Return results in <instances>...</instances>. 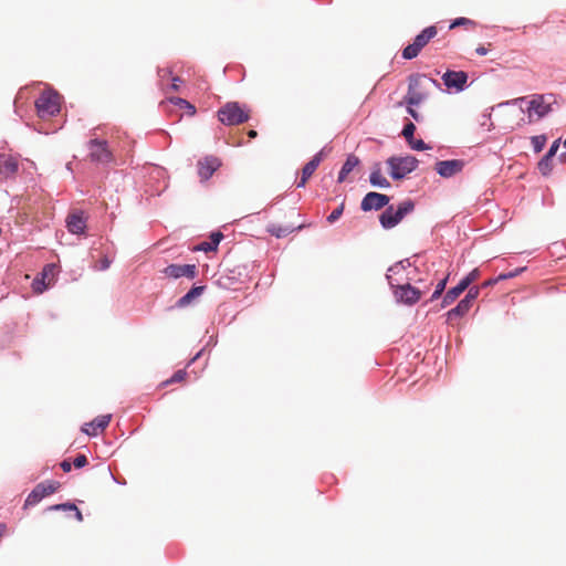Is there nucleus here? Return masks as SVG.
<instances>
[{
    "label": "nucleus",
    "mask_w": 566,
    "mask_h": 566,
    "mask_svg": "<svg viewBox=\"0 0 566 566\" xmlns=\"http://www.w3.org/2000/svg\"><path fill=\"white\" fill-rule=\"evenodd\" d=\"M429 82L436 86H439L438 82L432 78H427L426 75L421 74H411L408 77V91L403 101L399 103H406L409 106H417L427 99L429 93L424 86V83Z\"/></svg>",
    "instance_id": "obj_1"
},
{
    "label": "nucleus",
    "mask_w": 566,
    "mask_h": 566,
    "mask_svg": "<svg viewBox=\"0 0 566 566\" xmlns=\"http://www.w3.org/2000/svg\"><path fill=\"white\" fill-rule=\"evenodd\" d=\"M251 109L238 102H228L218 111V119L227 126L243 124L250 119Z\"/></svg>",
    "instance_id": "obj_2"
},
{
    "label": "nucleus",
    "mask_w": 566,
    "mask_h": 566,
    "mask_svg": "<svg viewBox=\"0 0 566 566\" xmlns=\"http://www.w3.org/2000/svg\"><path fill=\"white\" fill-rule=\"evenodd\" d=\"M555 98L552 94H534L531 96L527 107L528 122L538 120L552 111Z\"/></svg>",
    "instance_id": "obj_3"
},
{
    "label": "nucleus",
    "mask_w": 566,
    "mask_h": 566,
    "mask_svg": "<svg viewBox=\"0 0 566 566\" xmlns=\"http://www.w3.org/2000/svg\"><path fill=\"white\" fill-rule=\"evenodd\" d=\"M413 209L415 203L409 199L400 202L397 209H395L394 206H389L380 214V223L385 229H391L396 227L403 219V217L411 212Z\"/></svg>",
    "instance_id": "obj_4"
},
{
    "label": "nucleus",
    "mask_w": 566,
    "mask_h": 566,
    "mask_svg": "<svg viewBox=\"0 0 566 566\" xmlns=\"http://www.w3.org/2000/svg\"><path fill=\"white\" fill-rule=\"evenodd\" d=\"M438 34V29L434 25L423 29L401 52L405 60H412L419 55L421 50Z\"/></svg>",
    "instance_id": "obj_5"
},
{
    "label": "nucleus",
    "mask_w": 566,
    "mask_h": 566,
    "mask_svg": "<svg viewBox=\"0 0 566 566\" xmlns=\"http://www.w3.org/2000/svg\"><path fill=\"white\" fill-rule=\"evenodd\" d=\"M35 107L41 118L52 117L60 112V95L53 91H45L35 101Z\"/></svg>",
    "instance_id": "obj_6"
},
{
    "label": "nucleus",
    "mask_w": 566,
    "mask_h": 566,
    "mask_svg": "<svg viewBox=\"0 0 566 566\" xmlns=\"http://www.w3.org/2000/svg\"><path fill=\"white\" fill-rule=\"evenodd\" d=\"M88 158L93 163L108 165L114 161V154L104 139L92 138L87 142Z\"/></svg>",
    "instance_id": "obj_7"
},
{
    "label": "nucleus",
    "mask_w": 566,
    "mask_h": 566,
    "mask_svg": "<svg viewBox=\"0 0 566 566\" xmlns=\"http://www.w3.org/2000/svg\"><path fill=\"white\" fill-rule=\"evenodd\" d=\"M387 164L390 168V176L394 179L399 180L417 168L418 159L413 156H392L388 158Z\"/></svg>",
    "instance_id": "obj_8"
},
{
    "label": "nucleus",
    "mask_w": 566,
    "mask_h": 566,
    "mask_svg": "<svg viewBox=\"0 0 566 566\" xmlns=\"http://www.w3.org/2000/svg\"><path fill=\"white\" fill-rule=\"evenodd\" d=\"M61 484L57 481L41 482L28 495L24 506H33L38 504L43 497L53 494L60 489Z\"/></svg>",
    "instance_id": "obj_9"
},
{
    "label": "nucleus",
    "mask_w": 566,
    "mask_h": 566,
    "mask_svg": "<svg viewBox=\"0 0 566 566\" xmlns=\"http://www.w3.org/2000/svg\"><path fill=\"white\" fill-rule=\"evenodd\" d=\"M391 286L394 289V295L396 301L406 305L416 304L422 295V292L417 287L412 286L410 283L401 285L391 284Z\"/></svg>",
    "instance_id": "obj_10"
},
{
    "label": "nucleus",
    "mask_w": 566,
    "mask_h": 566,
    "mask_svg": "<svg viewBox=\"0 0 566 566\" xmlns=\"http://www.w3.org/2000/svg\"><path fill=\"white\" fill-rule=\"evenodd\" d=\"M163 274L169 279H180L188 277L195 279L197 276V266L195 264H170L166 266L163 271Z\"/></svg>",
    "instance_id": "obj_11"
},
{
    "label": "nucleus",
    "mask_w": 566,
    "mask_h": 566,
    "mask_svg": "<svg viewBox=\"0 0 566 566\" xmlns=\"http://www.w3.org/2000/svg\"><path fill=\"white\" fill-rule=\"evenodd\" d=\"M390 198L379 192H368L361 200L360 208L363 211L380 210L389 203Z\"/></svg>",
    "instance_id": "obj_12"
},
{
    "label": "nucleus",
    "mask_w": 566,
    "mask_h": 566,
    "mask_svg": "<svg viewBox=\"0 0 566 566\" xmlns=\"http://www.w3.org/2000/svg\"><path fill=\"white\" fill-rule=\"evenodd\" d=\"M220 166L221 161L218 157L207 156L200 159L197 167L201 181H207Z\"/></svg>",
    "instance_id": "obj_13"
},
{
    "label": "nucleus",
    "mask_w": 566,
    "mask_h": 566,
    "mask_svg": "<svg viewBox=\"0 0 566 566\" xmlns=\"http://www.w3.org/2000/svg\"><path fill=\"white\" fill-rule=\"evenodd\" d=\"M442 81L448 88L462 91L468 82V74L463 71H447L442 75Z\"/></svg>",
    "instance_id": "obj_14"
},
{
    "label": "nucleus",
    "mask_w": 566,
    "mask_h": 566,
    "mask_svg": "<svg viewBox=\"0 0 566 566\" xmlns=\"http://www.w3.org/2000/svg\"><path fill=\"white\" fill-rule=\"evenodd\" d=\"M464 163L459 159L441 160L436 164V171L443 178H450L460 172Z\"/></svg>",
    "instance_id": "obj_15"
},
{
    "label": "nucleus",
    "mask_w": 566,
    "mask_h": 566,
    "mask_svg": "<svg viewBox=\"0 0 566 566\" xmlns=\"http://www.w3.org/2000/svg\"><path fill=\"white\" fill-rule=\"evenodd\" d=\"M66 228L73 234H83L86 229V217L83 211H73L66 218Z\"/></svg>",
    "instance_id": "obj_16"
},
{
    "label": "nucleus",
    "mask_w": 566,
    "mask_h": 566,
    "mask_svg": "<svg viewBox=\"0 0 566 566\" xmlns=\"http://www.w3.org/2000/svg\"><path fill=\"white\" fill-rule=\"evenodd\" d=\"M111 415H103L96 417L93 421L85 423L82 428V431L88 436L95 437L98 432H102L109 424Z\"/></svg>",
    "instance_id": "obj_17"
},
{
    "label": "nucleus",
    "mask_w": 566,
    "mask_h": 566,
    "mask_svg": "<svg viewBox=\"0 0 566 566\" xmlns=\"http://www.w3.org/2000/svg\"><path fill=\"white\" fill-rule=\"evenodd\" d=\"M323 159V150L317 153L302 169V177L297 182L298 188L305 187L307 180L313 176Z\"/></svg>",
    "instance_id": "obj_18"
},
{
    "label": "nucleus",
    "mask_w": 566,
    "mask_h": 566,
    "mask_svg": "<svg viewBox=\"0 0 566 566\" xmlns=\"http://www.w3.org/2000/svg\"><path fill=\"white\" fill-rule=\"evenodd\" d=\"M222 238L223 234L221 232H213L209 237V241L196 245L192 250L203 252L216 251Z\"/></svg>",
    "instance_id": "obj_19"
},
{
    "label": "nucleus",
    "mask_w": 566,
    "mask_h": 566,
    "mask_svg": "<svg viewBox=\"0 0 566 566\" xmlns=\"http://www.w3.org/2000/svg\"><path fill=\"white\" fill-rule=\"evenodd\" d=\"M205 291V286H193L182 297H180L176 305L178 307H186L188 306L193 300L199 297Z\"/></svg>",
    "instance_id": "obj_20"
},
{
    "label": "nucleus",
    "mask_w": 566,
    "mask_h": 566,
    "mask_svg": "<svg viewBox=\"0 0 566 566\" xmlns=\"http://www.w3.org/2000/svg\"><path fill=\"white\" fill-rule=\"evenodd\" d=\"M468 287L463 284L462 281L459 282V284L452 289H450L442 300V307H446L453 303Z\"/></svg>",
    "instance_id": "obj_21"
},
{
    "label": "nucleus",
    "mask_w": 566,
    "mask_h": 566,
    "mask_svg": "<svg viewBox=\"0 0 566 566\" xmlns=\"http://www.w3.org/2000/svg\"><path fill=\"white\" fill-rule=\"evenodd\" d=\"M359 164V158L355 155H349L344 163L339 175H338V182H343L346 180V177L349 172L353 171V169Z\"/></svg>",
    "instance_id": "obj_22"
},
{
    "label": "nucleus",
    "mask_w": 566,
    "mask_h": 566,
    "mask_svg": "<svg viewBox=\"0 0 566 566\" xmlns=\"http://www.w3.org/2000/svg\"><path fill=\"white\" fill-rule=\"evenodd\" d=\"M301 228H302V226L282 227V226H277V224H271L268 227V232H270L272 235H274L276 238H284V237L289 235L290 233H292L294 230H298Z\"/></svg>",
    "instance_id": "obj_23"
},
{
    "label": "nucleus",
    "mask_w": 566,
    "mask_h": 566,
    "mask_svg": "<svg viewBox=\"0 0 566 566\" xmlns=\"http://www.w3.org/2000/svg\"><path fill=\"white\" fill-rule=\"evenodd\" d=\"M471 306L472 305L470 303H468V301L461 300L455 307L451 308L448 312V314H447L448 318L451 321L455 317L465 315L469 312V310L471 308Z\"/></svg>",
    "instance_id": "obj_24"
},
{
    "label": "nucleus",
    "mask_w": 566,
    "mask_h": 566,
    "mask_svg": "<svg viewBox=\"0 0 566 566\" xmlns=\"http://www.w3.org/2000/svg\"><path fill=\"white\" fill-rule=\"evenodd\" d=\"M369 180H370V184L375 187L388 188L390 186L387 178L381 174V170L379 167H377L376 169H374L371 171Z\"/></svg>",
    "instance_id": "obj_25"
},
{
    "label": "nucleus",
    "mask_w": 566,
    "mask_h": 566,
    "mask_svg": "<svg viewBox=\"0 0 566 566\" xmlns=\"http://www.w3.org/2000/svg\"><path fill=\"white\" fill-rule=\"evenodd\" d=\"M18 170V163L13 158H4L0 160V174L9 176Z\"/></svg>",
    "instance_id": "obj_26"
},
{
    "label": "nucleus",
    "mask_w": 566,
    "mask_h": 566,
    "mask_svg": "<svg viewBox=\"0 0 566 566\" xmlns=\"http://www.w3.org/2000/svg\"><path fill=\"white\" fill-rule=\"evenodd\" d=\"M170 102L179 106L181 109H185L191 116L196 114V107L184 98L176 97L171 98Z\"/></svg>",
    "instance_id": "obj_27"
},
{
    "label": "nucleus",
    "mask_w": 566,
    "mask_h": 566,
    "mask_svg": "<svg viewBox=\"0 0 566 566\" xmlns=\"http://www.w3.org/2000/svg\"><path fill=\"white\" fill-rule=\"evenodd\" d=\"M187 377V371L185 369H179L177 370L172 376L171 378L165 380L161 382V386L163 387H166L170 384H174V382H181L186 379Z\"/></svg>",
    "instance_id": "obj_28"
},
{
    "label": "nucleus",
    "mask_w": 566,
    "mask_h": 566,
    "mask_svg": "<svg viewBox=\"0 0 566 566\" xmlns=\"http://www.w3.org/2000/svg\"><path fill=\"white\" fill-rule=\"evenodd\" d=\"M546 144V137L544 135L533 136L532 145L535 153H541Z\"/></svg>",
    "instance_id": "obj_29"
},
{
    "label": "nucleus",
    "mask_w": 566,
    "mask_h": 566,
    "mask_svg": "<svg viewBox=\"0 0 566 566\" xmlns=\"http://www.w3.org/2000/svg\"><path fill=\"white\" fill-rule=\"evenodd\" d=\"M344 209H345V202L343 201L336 209H334L331 214L327 217V222L328 223H334L335 221H337L343 212H344Z\"/></svg>",
    "instance_id": "obj_30"
},
{
    "label": "nucleus",
    "mask_w": 566,
    "mask_h": 566,
    "mask_svg": "<svg viewBox=\"0 0 566 566\" xmlns=\"http://www.w3.org/2000/svg\"><path fill=\"white\" fill-rule=\"evenodd\" d=\"M51 284V280L45 283V279L41 276V279H35L32 283L33 291L38 294L42 293L49 285Z\"/></svg>",
    "instance_id": "obj_31"
},
{
    "label": "nucleus",
    "mask_w": 566,
    "mask_h": 566,
    "mask_svg": "<svg viewBox=\"0 0 566 566\" xmlns=\"http://www.w3.org/2000/svg\"><path fill=\"white\" fill-rule=\"evenodd\" d=\"M460 25L473 28V27H475V22L470 20V19H468V18H457L450 24V29H454V28H458Z\"/></svg>",
    "instance_id": "obj_32"
},
{
    "label": "nucleus",
    "mask_w": 566,
    "mask_h": 566,
    "mask_svg": "<svg viewBox=\"0 0 566 566\" xmlns=\"http://www.w3.org/2000/svg\"><path fill=\"white\" fill-rule=\"evenodd\" d=\"M415 130L416 126L413 125V123L409 122L405 125L402 129V136L406 138L408 143L413 139Z\"/></svg>",
    "instance_id": "obj_33"
},
{
    "label": "nucleus",
    "mask_w": 566,
    "mask_h": 566,
    "mask_svg": "<svg viewBox=\"0 0 566 566\" xmlns=\"http://www.w3.org/2000/svg\"><path fill=\"white\" fill-rule=\"evenodd\" d=\"M551 161L552 158L545 155L544 158L538 163V168L543 175H547L552 170Z\"/></svg>",
    "instance_id": "obj_34"
},
{
    "label": "nucleus",
    "mask_w": 566,
    "mask_h": 566,
    "mask_svg": "<svg viewBox=\"0 0 566 566\" xmlns=\"http://www.w3.org/2000/svg\"><path fill=\"white\" fill-rule=\"evenodd\" d=\"M480 272L478 269L472 270L465 277H463L461 281L463 284L469 287V285L479 279Z\"/></svg>",
    "instance_id": "obj_35"
},
{
    "label": "nucleus",
    "mask_w": 566,
    "mask_h": 566,
    "mask_svg": "<svg viewBox=\"0 0 566 566\" xmlns=\"http://www.w3.org/2000/svg\"><path fill=\"white\" fill-rule=\"evenodd\" d=\"M446 284H447V277L441 280L437 284L436 290H434L433 294L431 295V298H430L431 301H434L441 296L442 292L444 291Z\"/></svg>",
    "instance_id": "obj_36"
},
{
    "label": "nucleus",
    "mask_w": 566,
    "mask_h": 566,
    "mask_svg": "<svg viewBox=\"0 0 566 566\" xmlns=\"http://www.w3.org/2000/svg\"><path fill=\"white\" fill-rule=\"evenodd\" d=\"M54 272H55V265L54 264H46L44 268H43V271L41 273V276L43 279H48V280H51L53 279L54 276Z\"/></svg>",
    "instance_id": "obj_37"
},
{
    "label": "nucleus",
    "mask_w": 566,
    "mask_h": 566,
    "mask_svg": "<svg viewBox=\"0 0 566 566\" xmlns=\"http://www.w3.org/2000/svg\"><path fill=\"white\" fill-rule=\"evenodd\" d=\"M480 289L478 286H473L469 290L468 294L464 296V301H468L471 305L479 296Z\"/></svg>",
    "instance_id": "obj_38"
},
{
    "label": "nucleus",
    "mask_w": 566,
    "mask_h": 566,
    "mask_svg": "<svg viewBox=\"0 0 566 566\" xmlns=\"http://www.w3.org/2000/svg\"><path fill=\"white\" fill-rule=\"evenodd\" d=\"M409 146L415 149V150H426V149H430V147L428 145H426L423 143V140L421 139H412L411 142L408 143Z\"/></svg>",
    "instance_id": "obj_39"
},
{
    "label": "nucleus",
    "mask_w": 566,
    "mask_h": 566,
    "mask_svg": "<svg viewBox=\"0 0 566 566\" xmlns=\"http://www.w3.org/2000/svg\"><path fill=\"white\" fill-rule=\"evenodd\" d=\"M87 464V458L86 455L84 454H78L74 461H73V465L76 468V469H81L83 467H85Z\"/></svg>",
    "instance_id": "obj_40"
},
{
    "label": "nucleus",
    "mask_w": 566,
    "mask_h": 566,
    "mask_svg": "<svg viewBox=\"0 0 566 566\" xmlns=\"http://www.w3.org/2000/svg\"><path fill=\"white\" fill-rule=\"evenodd\" d=\"M523 269H516L515 271L509 272V273H502L497 276V280L503 281L506 279L515 277L518 273H521Z\"/></svg>",
    "instance_id": "obj_41"
},
{
    "label": "nucleus",
    "mask_w": 566,
    "mask_h": 566,
    "mask_svg": "<svg viewBox=\"0 0 566 566\" xmlns=\"http://www.w3.org/2000/svg\"><path fill=\"white\" fill-rule=\"evenodd\" d=\"M413 107L415 106L407 105V112L415 120L420 122L422 116Z\"/></svg>",
    "instance_id": "obj_42"
},
{
    "label": "nucleus",
    "mask_w": 566,
    "mask_h": 566,
    "mask_svg": "<svg viewBox=\"0 0 566 566\" xmlns=\"http://www.w3.org/2000/svg\"><path fill=\"white\" fill-rule=\"evenodd\" d=\"M52 510H76V505L72 503L57 504L51 507Z\"/></svg>",
    "instance_id": "obj_43"
},
{
    "label": "nucleus",
    "mask_w": 566,
    "mask_h": 566,
    "mask_svg": "<svg viewBox=\"0 0 566 566\" xmlns=\"http://www.w3.org/2000/svg\"><path fill=\"white\" fill-rule=\"evenodd\" d=\"M558 147H559V143H558V140H555L546 155L548 157L553 158L555 156L556 151L558 150Z\"/></svg>",
    "instance_id": "obj_44"
},
{
    "label": "nucleus",
    "mask_w": 566,
    "mask_h": 566,
    "mask_svg": "<svg viewBox=\"0 0 566 566\" xmlns=\"http://www.w3.org/2000/svg\"><path fill=\"white\" fill-rule=\"evenodd\" d=\"M60 465L64 472H70L72 469V463L69 460L62 461Z\"/></svg>",
    "instance_id": "obj_45"
},
{
    "label": "nucleus",
    "mask_w": 566,
    "mask_h": 566,
    "mask_svg": "<svg viewBox=\"0 0 566 566\" xmlns=\"http://www.w3.org/2000/svg\"><path fill=\"white\" fill-rule=\"evenodd\" d=\"M179 83H181L180 77H178V76L172 77L171 88L174 91H178L179 90Z\"/></svg>",
    "instance_id": "obj_46"
},
{
    "label": "nucleus",
    "mask_w": 566,
    "mask_h": 566,
    "mask_svg": "<svg viewBox=\"0 0 566 566\" xmlns=\"http://www.w3.org/2000/svg\"><path fill=\"white\" fill-rule=\"evenodd\" d=\"M111 261L107 258H103L101 260V270H106L109 268Z\"/></svg>",
    "instance_id": "obj_47"
},
{
    "label": "nucleus",
    "mask_w": 566,
    "mask_h": 566,
    "mask_svg": "<svg viewBox=\"0 0 566 566\" xmlns=\"http://www.w3.org/2000/svg\"><path fill=\"white\" fill-rule=\"evenodd\" d=\"M475 52L479 54V55H485L488 54V49L483 45H480L476 48Z\"/></svg>",
    "instance_id": "obj_48"
},
{
    "label": "nucleus",
    "mask_w": 566,
    "mask_h": 566,
    "mask_svg": "<svg viewBox=\"0 0 566 566\" xmlns=\"http://www.w3.org/2000/svg\"><path fill=\"white\" fill-rule=\"evenodd\" d=\"M497 282H500V280L496 279H492V280H489V281H485L482 286H491V285H494L496 284Z\"/></svg>",
    "instance_id": "obj_49"
},
{
    "label": "nucleus",
    "mask_w": 566,
    "mask_h": 566,
    "mask_svg": "<svg viewBox=\"0 0 566 566\" xmlns=\"http://www.w3.org/2000/svg\"><path fill=\"white\" fill-rule=\"evenodd\" d=\"M524 101H525V97H518V98H514V99L507 102L506 104H514V105H516V104L522 103Z\"/></svg>",
    "instance_id": "obj_50"
},
{
    "label": "nucleus",
    "mask_w": 566,
    "mask_h": 566,
    "mask_svg": "<svg viewBox=\"0 0 566 566\" xmlns=\"http://www.w3.org/2000/svg\"><path fill=\"white\" fill-rule=\"evenodd\" d=\"M74 511H75L76 520L82 522L83 521V515H82L81 511L77 507Z\"/></svg>",
    "instance_id": "obj_51"
},
{
    "label": "nucleus",
    "mask_w": 566,
    "mask_h": 566,
    "mask_svg": "<svg viewBox=\"0 0 566 566\" xmlns=\"http://www.w3.org/2000/svg\"><path fill=\"white\" fill-rule=\"evenodd\" d=\"M248 136H249L250 138H255V137L258 136V132H256V130H254V129H250V130L248 132Z\"/></svg>",
    "instance_id": "obj_52"
},
{
    "label": "nucleus",
    "mask_w": 566,
    "mask_h": 566,
    "mask_svg": "<svg viewBox=\"0 0 566 566\" xmlns=\"http://www.w3.org/2000/svg\"><path fill=\"white\" fill-rule=\"evenodd\" d=\"M159 74H160L161 77L168 76V74H170V71L166 70V69H163V70L159 71Z\"/></svg>",
    "instance_id": "obj_53"
}]
</instances>
